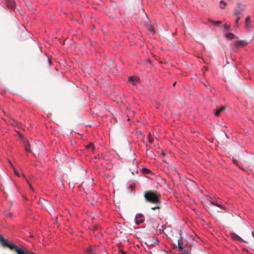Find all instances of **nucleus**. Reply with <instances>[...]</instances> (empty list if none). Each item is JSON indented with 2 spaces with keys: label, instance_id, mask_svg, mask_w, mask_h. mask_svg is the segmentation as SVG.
<instances>
[{
  "label": "nucleus",
  "instance_id": "9b49d317",
  "mask_svg": "<svg viewBox=\"0 0 254 254\" xmlns=\"http://www.w3.org/2000/svg\"><path fill=\"white\" fill-rule=\"evenodd\" d=\"M231 236L232 239L234 240H236L241 242H245V241L242 239L240 237H239L238 235H237L235 233H231Z\"/></svg>",
  "mask_w": 254,
  "mask_h": 254
},
{
  "label": "nucleus",
  "instance_id": "0eeeda50",
  "mask_svg": "<svg viewBox=\"0 0 254 254\" xmlns=\"http://www.w3.org/2000/svg\"><path fill=\"white\" fill-rule=\"evenodd\" d=\"M21 136V138L23 139V143L24 144V149L26 151L31 152L30 144L27 140L24 139L23 136H22L21 134H19Z\"/></svg>",
  "mask_w": 254,
  "mask_h": 254
},
{
  "label": "nucleus",
  "instance_id": "1a4fd4ad",
  "mask_svg": "<svg viewBox=\"0 0 254 254\" xmlns=\"http://www.w3.org/2000/svg\"><path fill=\"white\" fill-rule=\"evenodd\" d=\"M145 26L149 33H152L153 32V29L148 19H147V21L145 23Z\"/></svg>",
  "mask_w": 254,
  "mask_h": 254
},
{
  "label": "nucleus",
  "instance_id": "423d86ee",
  "mask_svg": "<svg viewBox=\"0 0 254 254\" xmlns=\"http://www.w3.org/2000/svg\"><path fill=\"white\" fill-rule=\"evenodd\" d=\"M128 80L131 84L136 85L139 82V78L137 76H130Z\"/></svg>",
  "mask_w": 254,
  "mask_h": 254
},
{
  "label": "nucleus",
  "instance_id": "7c9ffc66",
  "mask_svg": "<svg viewBox=\"0 0 254 254\" xmlns=\"http://www.w3.org/2000/svg\"><path fill=\"white\" fill-rule=\"evenodd\" d=\"M252 235H253V237L254 238V232L252 233Z\"/></svg>",
  "mask_w": 254,
  "mask_h": 254
},
{
  "label": "nucleus",
  "instance_id": "f3484780",
  "mask_svg": "<svg viewBox=\"0 0 254 254\" xmlns=\"http://www.w3.org/2000/svg\"><path fill=\"white\" fill-rule=\"evenodd\" d=\"M9 163L10 165V166H11V167H12L14 169V173L15 175H16L18 177H20V175L19 174V173H18V172L15 169V168H14V167L13 166L11 162L10 161H9Z\"/></svg>",
  "mask_w": 254,
  "mask_h": 254
},
{
  "label": "nucleus",
  "instance_id": "f03ea898",
  "mask_svg": "<svg viewBox=\"0 0 254 254\" xmlns=\"http://www.w3.org/2000/svg\"><path fill=\"white\" fill-rule=\"evenodd\" d=\"M159 241L157 237H149L146 239L145 243L148 246H153L158 244Z\"/></svg>",
  "mask_w": 254,
  "mask_h": 254
},
{
  "label": "nucleus",
  "instance_id": "a211bd4d",
  "mask_svg": "<svg viewBox=\"0 0 254 254\" xmlns=\"http://www.w3.org/2000/svg\"><path fill=\"white\" fill-rule=\"evenodd\" d=\"M220 3L223 5V6L220 7L221 9L224 8L225 6L227 5V3L223 0H221Z\"/></svg>",
  "mask_w": 254,
  "mask_h": 254
},
{
  "label": "nucleus",
  "instance_id": "bb28decb",
  "mask_svg": "<svg viewBox=\"0 0 254 254\" xmlns=\"http://www.w3.org/2000/svg\"><path fill=\"white\" fill-rule=\"evenodd\" d=\"M144 170H145V172H146V173L149 174L151 172V171L145 168Z\"/></svg>",
  "mask_w": 254,
  "mask_h": 254
},
{
  "label": "nucleus",
  "instance_id": "cd10ccee",
  "mask_svg": "<svg viewBox=\"0 0 254 254\" xmlns=\"http://www.w3.org/2000/svg\"><path fill=\"white\" fill-rule=\"evenodd\" d=\"M188 253V252L186 250H184L182 252V254H187Z\"/></svg>",
  "mask_w": 254,
  "mask_h": 254
},
{
  "label": "nucleus",
  "instance_id": "6e6552de",
  "mask_svg": "<svg viewBox=\"0 0 254 254\" xmlns=\"http://www.w3.org/2000/svg\"><path fill=\"white\" fill-rule=\"evenodd\" d=\"M88 254H97L98 249L94 246H90L87 249Z\"/></svg>",
  "mask_w": 254,
  "mask_h": 254
},
{
  "label": "nucleus",
  "instance_id": "5701e85b",
  "mask_svg": "<svg viewBox=\"0 0 254 254\" xmlns=\"http://www.w3.org/2000/svg\"><path fill=\"white\" fill-rule=\"evenodd\" d=\"M86 148L87 149L92 148V150H93L94 149L93 144H92V143L91 142L86 146Z\"/></svg>",
  "mask_w": 254,
  "mask_h": 254
},
{
  "label": "nucleus",
  "instance_id": "7ed1b4c3",
  "mask_svg": "<svg viewBox=\"0 0 254 254\" xmlns=\"http://www.w3.org/2000/svg\"><path fill=\"white\" fill-rule=\"evenodd\" d=\"M180 237L178 239L176 243H174L173 245L175 248H178L179 250H183L184 248L185 244H184L182 238L181 237V234H180Z\"/></svg>",
  "mask_w": 254,
  "mask_h": 254
},
{
  "label": "nucleus",
  "instance_id": "473e14b6",
  "mask_svg": "<svg viewBox=\"0 0 254 254\" xmlns=\"http://www.w3.org/2000/svg\"><path fill=\"white\" fill-rule=\"evenodd\" d=\"M162 154L163 155H164V153L163 152L162 153Z\"/></svg>",
  "mask_w": 254,
  "mask_h": 254
},
{
  "label": "nucleus",
  "instance_id": "4be33fe9",
  "mask_svg": "<svg viewBox=\"0 0 254 254\" xmlns=\"http://www.w3.org/2000/svg\"><path fill=\"white\" fill-rule=\"evenodd\" d=\"M148 140H149L150 143H152L153 142V139L151 137V135L150 133H149L148 134Z\"/></svg>",
  "mask_w": 254,
  "mask_h": 254
},
{
  "label": "nucleus",
  "instance_id": "f8f14e48",
  "mask_svg": "<svg viewBox=\"0 0 254 254\" xmlns=\"http://www.w3.org/2000/svg\"><path fill=\"white\" fill-rule=\"evenodd\" d=\"M225 109V107L224 106H222L221 108H218L216 110V111L214 112V115L216 117L219 116L220 113L224 110Z\"/></svg>",
  "mask_w": 254,
  "mask_h": 254
},
{
  "label": "nucleus",
  "instance_id": "9d476101",
  "mask_svg": "<svg viewBox=\"0 0 254 254\" xmlns=\"http://www.w3.org/2000/svg\"><path fill=\"white\" fill-rule=\"evenodd\" d=\"M143 217V215L142 214H139L137 215H136L135 217V223L137 225H139L144 222V220L142 219V217Z\"/></svg>",
  "mask_w": 254,
  "mask_h": 254
},
{
  "label": "nucleus",
  "instance_id": "aec40b11",
  "mask_svg": "<svg viewBox=\"0 0 254 254\" xmlns=\"http://www.w3.org/2000/svg\"><path fill=\"white\" fill-rule=\"evenodd\" d=\"M250 17H246L245 19V23H246V25L247 26H248V25L250 23Z\"/></svg>",
  "mask_w": 254,
  "mask_h": 254
},
{
  "label": "nucleus",
  "instance_id": "6ab92c4d",
  "mask_svg": "<svg viewBox=\"0 0 254 254\" xmlns=\"http://www.w3.org/2000/svg\"><path fill=\"white\" fill-rule=\"evenodd\" d=\"M8 5L9 6L13 7L14 6V1L13 0H9Z\"/></svg>",
  "mask_w": 254,
  "mask_h": 254
},
{
  "label": "nucleus",
  "instance_id": "f257e3e1",
  "mask_svg": "<svg viewBox=\"0 0 254 254\" xmlns=\"http://www.w3.org/2000/svg\"><path fill=\"white\" fill-rule=\"evenodd\" d=\"M144 197L147 202L156 204L155 206L151 208L152 210L159 209L161 208L159 205L161 203V195L157 191H146L144 193Z\"/></svg>",
  "mask_w": 254,
  "mask_h": 254
},
{
  "label": "nucleus",
  "instance_id": "4468645a",
  "mask_svg": "<svg viewBox=\"0 0 254 254\" xmlns=\"http://www.w3.org/2000/svg\"><path fill=\"white\" fill-rule=\"evenodd\" d=\"M226 37L229 39H233L235 38V36L232 33H228L226 34Z\"/></svg>",
  "mask_w": 254,
  "mask_h": 254
},
{
  "label": "nucleus",
  "instance_id": "2eb2a0df",
  "mask_svg": "<svg viewBox=\"0 0 254 254\" xmlns=\"http://www.w3.org/2000/svg\"><path fill=\"white\" fill-rule=\"evenodd\" d=\"M10 124L13 127H20V126H21V123H20L19 122H16V121H13L12 123H11Z\"/></svg>",
  "mask_w": 254,
  "mask_h": 254
},
{
  "label": "nucleus",
  "instance_id": "dca6fc26",
  "mask_svg": "<svg viewBox=\"0 0 254 254\" xmlns=\"http://www.w3.org/2000/svg\"><path fill=\"white\" fill-rule=\"evenodd\" d=\"M4 215L8 217H12V213L8 210L4 212Z\"/></svg>",
  "mask_w": 254,
  "mask_h": 254
},
{
  "label": "nucleus",
  "instance_id": "20e7f679",
  "mask_svg": "<svg viewBox=\"0 0 254 254\" xmlns=\"http://www.w3.org/2000/svg\"><path fill=\"white\" fill-rule=\"evenodd\" d=\"M245 9V6L244 5H241L239 3L237 5V9H236L234 14L236 16H238L239 14H241Z\"/></svg>",
  "mask_w": 254,
  "mask_h": 254
},
{
  "label": "nucleus",
  "instance_id": "ddd939ff",
  "mask_svg": "<svg viewBox=\"0 0 254 254\" xmlns=\"http://www.w3.org/2000/svg\"><path fill=\"white\" fill-rule=\"evenodd\" d=\"M209 204H210V205H215V206L219 207L222 209H225L220 203H219L218 202H215L214 201H210Z\"/></svg>",
  "mask_w": 254,
  "mask_h": 254
},
{
  "label": "nucleus",
  "instance_id": "c756f323",
  "mask_svg": "<svg viewBox=\"0 0 254 254\" xmlns=\"http://www.w3.org/2000/svg\"><path fill=\"white\" fill-rule=\"evenodd\" d=\"M243 169L244 171H247V168H246V169L243 168Z\"/></svg>",
  "mask_w": 254,
  "mask_h": 254
},
{
  "label": "nucleus",
  "instance_id": "412c9836",
  "mask_svg": "<svg viewBox=\"0 0 254 254\" xmlns=\"http://www.w3.org/2000/svg\"><path fill=\"white\" fill-rule=\"evenodd\" d=\"M210 22L212 24H215L216 25H218L222 23L221 21H210Z\"/></svg>",
  "mask_w": 254,
  "mask_h": 254
},
{
  "label": "nucleus",
  "instance_id": "a878e982",
  "mask_svg": "<svg viewBox=\"0 0 254 254\" xmlns=\"http://www.w3.org/2000/svg\"><path fill=\"white\" fill-rule=\"evenodd\" d=\"M238 19H236L235 21V24H234V26H238Z\"/></svg>",
  "mask_w": 254,
  "mask_h": 254
},
{
  "label": "nucleus",
  "instance_id": "393cba45",
  "mask_svg": "<svg viewBox=\"0 0 254 254\" xmlns=\"http://www.w3.org/2000/svg\"><path fill=\"white\" fill-rule=\"evenodd\" d=\"M26 181H27V183L28 184V185H29V186L31 190H33V187H32L31 184L29 182V181H28L27 180H26Z\"/></svg>",
  "mask_w": 254,
  "mask_h": 254
},
{
  "label": "nucleus",
  "instance_id": "b1692460",
  "mask_svg": "<svg viewBox=\"0 0 254 254\" xmlns=\"http://www.w3.org/2000/svg\"><path fill=\"white\" fill-rule=\"evenodd\" d=\"M224 27L226 30H228L230 29V26L226 24L224 25Z\"/></svg>",
  "mask_w": 254,
  "mask_h": 254
},
{
  "label": "nucleus",
  "instance_id": "c85d7f7f",
  "mask_svg": "<svg viewBox=\"0 0 254 254\" xmlns=\"http://www.w3.org/2000/svg\"><path fill=\"white\" fill-rule=\"evenodd\" d=\"M240 19V17L239 15L237 16V19H238V20L239 21Z\"/></svg>",
  "mask_w": 254,
  "mask_h": 254
},
{
  "label": "nucleus",
  "instance_id": "2f4dec72",
  "mask_svg": "<svg viewBox=\"0 0 254 254\" xmlns=\"http://www.w3.org/2000/svg\"><path fill=\"white\" fill-rule=\"evenodd\" d=\"M48 61H49V62L50 63H51V60H50V59H49V60H48Z\"/></svg>",
  "mask_w": 254,
  "mask_h": 254
},
{
  "label": "nucleus",
  "instance_id": "39448f33",
  "mask_svg": "<svg viewBox=\"0 0 254 254\" xmlns=\"http://www.w3.org/2000/svg\"><path fill=\"white\" fill-rule=\"evenodd\" d=\"M233 43L234 46L240 47H244L247 44V43L243 40L234 41Z\"/></svg>",
  "mask_w": 254,
  "mask_h": 254
}]
</instances>
